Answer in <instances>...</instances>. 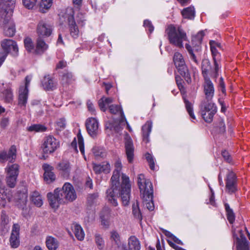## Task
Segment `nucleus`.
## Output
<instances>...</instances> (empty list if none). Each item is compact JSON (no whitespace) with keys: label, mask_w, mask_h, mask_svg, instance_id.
<instances>
[{"label":"nucleus","mask_w":250,"mask_h":250,"mask_svg":"<svg viewBox=\"0 0 250 250\" xmlns=\"http://www.w3.org/2000/svg\"><path fill=\"white\" fill-rule=\"evenodd\" d=\"M120 172L114 170L111 178V187L106 190V197L108 201L114 206H118L116 199L120 197L123 205L127 206L130 200L131 185L129 183L128 177L125 174L122 175V183L120 185L119 178Z\"/></svg>","instance_id":"1"},{"label":"nucleus","mask_w":250,"mask_h":250,"mask_svg":"<svg viewBox=\"0 0 250 250\" xmlns=\"http://www.w3.org/2000/svg\"><path fill=\"white\" fill-rule=\"evenodd\" d=\"M47 197L50 206L57 209L60 204L65 203V201L72 202L75 200L77 195L73 186L69 183H65L61 189H55L54 193L49 192Z\"/></svg>","instance_id":"2"},{"label":"nucleus","mask_w":250,"mask_h":250,"mask_svg":"<svg viewBox=\"0 0 250 250\" xmlns=\"http://www.w3.org/2000/svg\"><path fill=\"white\" fill-rule=\"evenodd\" d=\"M137 184L144 205L149 210H153L154 205L153 201V189L152 183L149 179L145 178L144 174H140L137 178Z\"/></svg>","instance_id":"3"},{"label":"nucleus","mask_w":250,"mask_h":250,"mask_svg":"<svg viewBox=\"0 0 250 250\" xmlns=\"http://www.w3.org/2000/svg\"><path fill=\"white\" fill-rule=\"evenodd\" d=\"M8 7L0 10V26L3 28L5 36L12 37L15 34V25L11 20V13L14 5V0H11Z\"/></svg>","instance_id":"4"},{"label":"nucleus","mask_w":250,"mask_h":250,"mask_svg":"<svg viewBox=\"0 0 250 250\" xmlns=\"http://www.w3.org/2000/svg\"><path fill=\"white\" fill-rule=\"evenodd\" d=\"M170 43L179 48L183 47V42L187 40L185 32L180 27L169 25L166 30Z\"/></svg>","instance_id":"5"},{"label":"nucleus","mask_w":250,"mask_h":250,"mask_svg":"<svg viewBox=\"0 0 250 250\" xmlns=\"http://www.w3.org/2000/svg\"><path fill=\"white\" fill-rule=\"evenodd\" d=\"M217 111V107L211 101L202 102L200 105V112L204 120L208 123H211L214 115Z\"/></svg>","instance_id":"6"},{"label":"nucleus","mask_w":250,"mask_h":250,"mask_svg":"<svg viewBox=\"0 0 250 250\" xmlns=\"http://www.w3.org/2000/svg\"><path fill=\"white\" fill-rule=\"evenodd\" d=\"M173 59L179 73L188 83H190L191 80L190 74L182 54L179 52L175 53Z\"/></svg>","instance_id":"7"},{"label":"nucleus","mask_w":250,"mask_h":250,"mask_svg":"<svg viewBox=\"0 0 250 250\" xmlns=\"http://www.w3.org/2000/svg\"><path fill=\"white\" fill-rule=\"evenodd\" d=\"M59 147V141L52 135H48L44 138L42 146L43 153L46 154L53 153Z\"/></svg>","instance_id":"8"},{"label":"nucleus","mask_w":250,"mask_h":250,"mask_svg":"<svg viewBox=\"0 0 250 250\" xmlns=\"http://www.w3.org/2000/svg\"><path fill=\"white\" fill-rule=\"evenodd\" d=\"M225 181L226 192L232 194L237 191V179L236 174L233 171L228 172Z\"/></svg>","instance_id":"9"},{"label":"nucleus","mask_w":250,"mask_h":250,"mask_svg":"<svg viewBox=\"0 0 250 250\" xmlns=\"http://www.w3.org/2000/svg\"><path fill=\"white\" fill-rule=\"evenodd\" d=\"M2 48L0 49V51L2 53H5L7 56L9 53H11L13 55L16 56L18 52V47L16 42L11 39H4L1 42Z\"/></svg>","instance_id":"10"},{"label":"nucleus","mask_w":250,"mask_h":250,"mask_svg":"<svg viewBox=\"0 0 250 250\" xmlns=\"http://www.w3.org/2000/svg\"><path fill=\"white\" fill-rule=\"evenodd\" d=\"M85 126L88 134L91 137L95 138L100 134L99 122L96 118H88L85 122Z\"/></svg>","instance_id":"11"},{"label":"nucleus","mask_w":250,"mask_h":250,"mask_svg":"<svg viewBox=\"0 0 250 250\" xmlns=\"http://www.w3.org/2000/svg\"><path fill=\"white\" fill-rule=\"evenodd\" d=\"M210 50L213 57V60L214 65L215 77H217L218 75V71L220 68L218 61L219 60L220 54L218 53L216 47H220V44L216 42L215 41H211L209 42Z\"/></svg>","instance_id":"12"},{"label":"nucleus","mask_w":250,"mask_h":250,"mask_svg":"<svg viewBox=\"0 0 250 250\" xmlns=\"http://www.w3.org/2000/svg\"><path fill=\"white\" fill-rule=\"evenodd\" d=\"M20 227L18 224H14L12 227L9 242L11 248L14 249L18 248L20 245Z\"/></svg>","instance_id":"13"},{"label":"nucleus","mask_w":250,"mask_h":250,"mask_svg":"<svg viewBox=\"0 0 250 250\" xmlns=\"http://www.w3.org/2000/svg\"><path fill=\"white\" fill-rule=\"evenodd\" d=\"M16 147L12 146L9 148L8 152L2 151L0 152V163H3L6 161L12 162L16 157Z\"/></svg>","instance_id":"14"},{"label":"nucleus","mask_w":250,"mask_h":250,"mask_svg":"<svg viewBox=\"0 0 250 250\" xmlns=\"http://www.w3.org/2000/svg\"><path fill=\"white\" fill-rule=\"evenodd\" d=\"M125 147L127 160L129 163H131L133 160L134 147L133 141L129 136H127L125 138Z\"/></svg>","instance_id":"15"},{"label":"nucleus","mask_w":250,"mask_h":250,"mask_svg":"<svg viewBox=\"0 0 250 250\" xmlns=\"http://www.w3.org/2000/svg\"><path fill=\"white\" fill-rule=\"evenodd\" d=\"M204 92L206 96V99L208 101H211L214 94V87L213 83L210 78L204 79Z\"/></svg>","instance_id":"16"},{"label":"nucleus","mask_w":250,"mask_h":250,"mask_svg":"<svg viewBox=\"0 0 250 250\" xmlns=\"http://www.w3.org/2000/svg\"><path fill=\"white\" fill-rule=\"evenodd\" d=\"M52 27L43 21L40 22L37 27V33L38 38L42 39L49 37L52 33Z\"/></svg>","instance_id":"17"},{"label":"nucleus","mask_w":250,"mask_h":250,"mask_svg":"<svg viewBox=\"0 0 250 250\" xmlns=\"http://www.w3.org/2000/svg\"><path fill=\"white\" fill-rule=\"evenodd\" d=\"M67 18L70 35L73 38L76 39L79 36V30L74 19L73 11Z\"/></svg>","instance_id":"18"},{"label":"nucleus","mask_w":250,"mask_h":250,"mask_svg":"<svg viewBox=\"0 0 250 250\" xmlns=\"http://www.w3.org/2000/svg\"><path fill=\"white\" fill-rule=\"evenodd\" d=\"M240 237H236V249L237 250H250V245L249 241L243 233L242 230L239 231Z\"/></svg>","instance_id":"19"},{"label":"nucleus","mask_w":250,"mask_h":250,"mask_svg":"<svg viewBox=\"0 0 250 250\" xmlns=\"http://www.w3.org/2000/svg\"><path fill=\"white\" fill-rule=\"evenodd\" d=\"M202 74L204 79L209 78L208 74L215 77L214 69L213 70L209 60L204 59L202 60L201 64Z\"/></svg>","instance_id":"20"},{"label":"nucleus","mask_w":250,"mask_h":250,"mask_svg":"<svg viewBox=\"0 0 250 250\" xmlns=\"http://www.w3.org/2000/svg\"><path fill=\"white\" fill-rule=\"evenodd\" d=\"M28 195L26 191L18 192L15 197L16 205L20 208L24 209L26 207Z\"/></svg>","instance_id":"21"},{"label":"nucleus","mask_w":250,"mask_h":250,"mask_svg":"<svg viewBox=\"0 0 250 250\" xmlns=\"http://www.w3.org/2000/svg\"><path fill=\"white\" fill-rule=\"evenodd\" d=\"M100 219L102 225L105 228L109 226L110 217V209L108 207L104 208L100 213Z\"/></svg>","instance_id":"22"},{"label":"nucleus","mask_w":250,"mask_h":250,"mask_svg":"<svg viewBox=\"0 0 250 250\" xmlns=\"http://www.w3.org/2000/svg\"><path fill=\"white\" fill-rule=\"evenodd\" d=\"M42 84L45 90H53L56 87V83L49 75L45 76L42 81Z\"/></svg>","instance_id":"23"},{"label":"nucleus","mask_w":250,"mask_h":250,"mask_svg":"<svg viewBox=\"0 0 250 250\" xmlns=\"http://www.w3.org/2000/svg\"><path fill=\"white\" fill-rule=\"evenodd\" d=\"M93 169L97 174L102 172L109 173L110 170V166L107 162H103L101 164H93Z\"/></svg>","instance_id":"24"},{"label":"nucleus","mask_w":250,"mask_h":250,"mask_svg":"<svg viewBox=\"0 0 250 250\" xmlns=\"http://www.w3.org/2000/svg\"><path fill=\"white\" fill-rule=\"evenodd\" d=\"M43 167L44 170V180L48 183L54 181L55 179V176L54 173L52 171L53 169V167L48 165H44Z\"/></svg>","instance_id":"25"},{"label":"nucleus","mask_w":250,"mask_h":250,"mask_svg":"<svg viewBox=\"0 0 250 250\" xmlns=\"http://www.w3.org/2000/svg\"><path fill=\"white\" fill-rule=\"evenodd\" d=\"M48 45L45 42L40 38L37 39L35 53L38 55H42L48 49Z\"/></svg>","instance_id":"26"},{"label":"nucleus","mask_w":250,"mask_h":250,"mask_svg":"<svg viewBox=\"0 0 250 250\" xmlns=\"http://www.w3.org/2000/svg\"><path fill=\"white\" fill-rule=\"evenodd\" d=\"M28 89L20 87L19 95V104L21 106H24L27 103L28 98Z\"/></svg>","instance_id":"27"},{"label":"nucleus","mask_w":250,"mask_h":250,"mask_svg":"<svg viewBox=\"0 0 250 250\" xmlns=\"http://www.w3.org/2000/svg\"><path fill=\"white\" fill-rule=\"evenodd\" d=\"M19 167L17 164L8 165L5 168L6 175L17 178L19 173Z\"/></svg>","instance_id":"28"},{"label":"nucleus","mask_w":250,"mask_h":250,"mask_svg":"<svg viewBox=\"0 0 250 250\" xmlns=\"http://www.w3.org/2000/svg\"><path fill=\"white\" fill-rule=\"evenodd\" d=\"M141 245L138 239L135 236H131L128 239L127 250H140Z\"/></svg>","instance_id":"29"},{"label":"nucleus","mask_w":250,"mask_h":250,"mask_svg":"<svg viewBox=\"0 0 250 250\" xmlns=\"http://www.w3.org/2000/svg\"><path fill=\"white\" fill-rule=\"evenodd\" d=\"M105 127L106 129H109L116 133H119L122 130L120 124L116 121L107 122L105 123Z\"/></svg>","instance_id":"30"},{"label":"nucleus","mask_w":250,"mask_h":250,"mask_svg":"<svg viewBox=\"0 0 250 250\" xmlns=\"http://www.w3.org/2000/svg\"><path fill=\"white\" fill-rule=\"evenodd\" d=\"M72 228L76 238L79 240H83L84 237V233L81 226L79 224L74 223L72 225Z\"/></svg>","instance_id":"31"},{"label":"nucleus","mask_w":250,"mask_h":250,"mask_svg":"<svg viewBox=\"0 0 250 250\" xmlns=\"http://www.w3.org/2000/svg\"><path fill=\"white\" fill-rule=\"evenodd\" d=\"M75 80V78L72 73L66 72L62 76L61 83L63 86H66L71 84Z\"/></svg>","instance_id":"32"},{"label":"nucleus","mask_w":250,"mask_h":250,"mask_svg":"<svg viewBox=\"0 0 250 250\" xmlns=\"http://www.w3.org/2000/svg\"><path fill=\"white\" fill-rule=\"evenodd\" d=\"M30 199L32 202L38 207H41L43 204L42 197L38 191H35L32 192Z\"/></svg>","instance_id":"33"},{"label":"nucleus","mask_w":250,"mask_h":250,"mask_svg":"<svg viewBox=\"0 0 250 250\" xmlns=\"http://www.w3.org/2000/svg\"><path fill=\"white\" fill-rule=\"evenodd\" d=\"M45 243L49 250H56L59 246L57 240L52 236H47L46 237Z\"/></svg>","instance_id":"34"},{"label":"nucleus","mask_w":250,"mask_h":250,"mask_svg":"<svg viewBox=\"0 0 250 250\" xmlns=\"http://www.w3.org/2000/svg\"><path fill=\"white\" fill-rule=\"evenodd\" d=\"M7 196L5 191V186L0 179V207H4L7 203Z\"/></svg>","instance_id":"35"},{"label":"nucleus","mask_w":250,"mask_h":250,"mask_svg":"<svg viewBox=\"0 0 250 250\" xmlns=\"http://www.w3.org/2000/svg\"><path fill=\"white\" fill-rule=\"evenodd\" d=\"M113 102V99L112 98H105L103 97L98 101L99 106L101 110L104 112H105L106 109V105H108Z\"/></svg>","instance_id":"36"},{"label":"nucleus","mask_w":250,"mask_h":250,"mask_svg":"<svg viewBox=\"0 0 250 250\" xmlns=\"http://www.w3.org/2000/svg\"><path fill=\"white\" fill-rule=\"evenodd\" d=\"M151 125L149 123H146L142 126V135L143 141L146 143L149 142V135L151 130Z\"/></svg>","instance_id":"37"},{"label":"nucleus","mask_w":250,"mask_h":250,"mask_svg":"<svg viewBox=\"0 0 250 250\" xmlns=\"http://www.w3.org/2000/svg\"><path fill=\"white\" fill-rule=\"evenodd\" d=\"M108 108L111 114H116L119 113L120 117H121L122 122L123 121V119H125V116L120 106L117 104H111L109 105Z\"/></svg>","instance_id":"38"},{"label":"nucleus","mask_w":250,"mask_h":250,"mask_svg":"<svg viewBox=\"0 0 250 250\" xmlns=\"http://www.w3.org/2000/svg\"><path fill=\"white\" fill-rule=\"evenodd\" d=\"M47 128L41 124H33L26 127V130L31 132H42L46 130Z\"/></svg>","instance_id":"39"},{"label":"nucleus","mask_w":250,"mask_h":250,"mask_svg":"<svg viewBox=\"0 0 250 250\" xmlns=\"http://www.w3.org/2000/svg\"><path fill=\"white\" fill-rule=\"evenodd\" d=\"M182 14L184 18L190 20L193 19L195 17V10L193 7L186 8L182 11Z\"/></svg>","instance_id":"40"},{"label":"nucleus","mask_w":250,"mask_h":250,"mask_svg":"<svg viewBox=\"0 0 250 250\" xmlns=\"http://www.w3.org/2000/svg\"><path fill=\"white\" fill-rule=\"evenodd\" d=\"M132 212L134 217L141 221L142 220V215L139 207V204L137 201L134 203L132 206Z\"/></svg>","instance_id":"41"},{"label":"nucleus","mask_w":250,"mask_h":250,"mask_svg":"<svg viewBox=\"0 0 250 250\" xmlns=\"http://www.w3.org/2000/svg\"><path fill=\"white\" fill-rule=\"evenodd\" d=\"M59 170L63 171L66 175H68L70 171V167L69 162L62 161L58 164Z\"/></svg>","instance_id":"42"},{"label":"nucleus","mask_w":250,"mask_h":250,"mask_svg":"<svg viewBox=\"0 0 250 250\" xmlns=\"http://www.w3.org/2000/svg\"><path fill=\"white\" fill-rule=\"evenodd\" d=\"M225 208L227 212V217L229 222L230 224H233L235 220V215L231 208H230L228 203L225 204Z\"/></svg>","instance_id":"43"},{"label":"nucleus","mask_w":250,"mask_h":250,"mask_svg":"<svg viewBox=\"0 0 250 250\" xmlns=\"http://www.w3.org/2000/svg\"><path fill=\"white\" fill-rule=\"evenodd\" d=\"M110 239L117 247H119L121 245V238L119 234L115 230H113L110 232Z\"/></svg>","instance_id":"44"},{"label":"nucleus","mask_w":250,"mask_h":250,"mask_svg":"<svg viewBox=\"0 0 250 250\" xmlns=\"http://www.w3.org/2000/svg\"><path fill=\"white\" fill-rule=\"evenodd\" d=\"M24 46L28 52H33L35 53V48L33 42L29 38H26L24 41Z\"/></svg>","instance_id":"45"},{"label":"nucleus","mask_w":250,"mask_h":250,"mask_svg":"<svg viewBox=\"0 0 250 250\" xmlns=\"http://www.w3.org/2000/svg\"><path fill=\"white\" fill-rule=\"evenodd\" d=\"M2 94L6 103H10L13 100V93L10 88L4 90Z\"/></svg>","instance_id":"46"},{"label":"nucleus","mask_w":250,"mask_h":250,"mask_svg":"<svg viewBox=\"0 0 250 250\" xmlns=\"http://www.w3.org/2000/svg\"><path fill=\"white\" fill-rule=\"evenodd\" d=\"M17 178L16 177L6 175V181L7 185L11 188H13L15 187L17 183Z\"/></svg>","instance_id":"47"},{"label":"nucleus","mask_w":250,"mask_h":250,"mask_svg":"<svg viewBox=\"0 0 250 250\" xmlns=\"http://www.w3.org/2000/svg\"><path fill=\"white\" fill-rule=\"evenodd\" d=\"M186 109L188 113V114L190 116L191 118L193 119H195V116L194 115L193 112V108H192V105L191 103H190L187 100H185L184 101Z\"/></svg>","instance_id":"48"},{"label":"nucleus","mask_w":250,"mask_h":250,"mask_svg":"<svg viewBox=\"0 0 250 250\" xmlns=\"http://www.w3.org/2000/svg\"><path fill=\"white\" fill-rule=\"evenodd\" d=\"M99 195L98 193H94L90 194L87 197V203L89 206H92L94 204L96 203Z\"/></svg>","instance_id":"49"},{"label":"nucleus","mask_w":250,"mask_h":250,"mask_svg":"<svg viewBox=\"0 0 250 250\" xmlns=\"http://www.w3.org/2000/svg\"><path fill=\"white\" fill-rule=\"evenodd\" d=\"M95 242L99 249H102L104 245V241L99 234L96 233L95 235Z\"/></svg>","instance_id":"50"},{"label":"nucleus","mask_w":250,"mask_h":250,"mask_svg":"<svg viewBox=\"0 0 250 250\" xmlns=\"http://www.w3.org/2000/svg\"><path fill=\"white\" fill-rule=\"evenodd\" d=\"M23 5L28 9H32L36 5L37 0H22Z\"/></svg>","instance_id":"51"},{"label":"nucleus","mask_w":250,"mask_h":250,"mask_svg":"<svg viewBox=\"0 0 250 250\" xmlns=\"http://www.w3.org/2000/svg\"><path fill=\"white\" fill-rule=\"evenodd\" d=\"M204 35L205 34L203 31H199L195 36L193 37L192 42H196V44H200Z\"/></svg>","instance_id":"52"},{"label":"nucleus","mask_w":250,"mask_h":250,"mask_svg":"<svg viewBox=\"0 0 250 250\" xmlns=\"http://www.w3.org/2000/svg\"><path fill=\"white\" fill-rule=\"evenodd\" d=\"M78 141V145L79 147L80 150L82 154L83 155L84 153V142L83 139L80 133H79L77 135Z\"/></svg>","instance_id":"53"},{"label":"nucleus","mask_w":250,"mask_h":250,"mask_svg":"<svg viewBox=\"0 0 250 250\" xmlns=\"http://www.w3.org/2000/svg\"><path fill=\"white\" fill-rule=\"evenodd\" d=\"M66 126V121L64 118L59 119L56 123V129L62 130L64 129Z\"/></svg>","instance_id":"54"},{"label":"nucleus","mask_w":250,"mask_h":250,"mask_svg":"<svg viewBox=\"0 0 250 250\" xmlns=\"http://www.w3.org/2000/svg\"><path fill=\"white\" fill-rule=\"evenodd\" d=\"M146 157L147 161L149 164L150 168L151 170H154L155 164L153 157L149 153H147L146 155Z\"/></svg>","instance_id":"55"},{"label":"nucleus","mask_w":250,"mask_h":250,"mask_svg":"<svg viewBox=\"0 0 250 250\" xmlns=\"http://www.w3.org/2000/svg\"><path fill=\"white\" fill-rule=\"evenodd\" d=\"M218 128L220 133H224L226 131V126L224 121L222 118L219 119Z\"/></svg>","instance_id":"56"},{"label":"nucleus","mask_w":250,"mask_h":250,"mask_svg":"<svg viewBox=\"0 0 250 250\" xmlns=\"http://www.w3.org/2000/svg\"><path fill=\"white\" fill-rule=\"evenodd\" d=\"M53 0H42L41 6L42 8L48 9L52 5Z\"/></svg>","instance_id":"57"},{"label":"nucleus","mask_w":250,"mask_h":250,"mask_svg":"<svg viewBox=\"0 0 250 250\" xmlns=\"http://www.w3.org/2000/svg\"><path fill=\"white\" fill-rule=\"evenodd\" d=\"M144 26L145 28L147 29L149 32L151 33L154 30V27L152 25L150 21L146 20L144 21Z\"/></svg>","instance_id":"58"},{"label":"nucleus","mask_w":250,"mask_h":250,"mask_svg":"<svg viewBox=\"0 0 250 250\" xmlns=\"http://www.w3.org/2000/svg\"><path fill=\"white\" fill-rule=\"evenodd\" d=\"M222 156L223 157L225 161L227 162L228 163H230L231 161V157L228 152L226 150H223L222 151Z\"/></svg>","instance_id":"59"},{"label":"nucleus","mask_w":250,"mask_h":250,"mask_svg":"<svg viewBox=\"0 0 250 250\" xmlns=\"http://www.w3.org/2000/svg\"><path fill=\"white\" fill-rule=\"evenodd\" d=\"M92 153L96 157H103V153L99 147L95 146L92 148Z\"/></svg>","instance_id":"60"},{"label":"nucleus","mask_w":250,"mask_h":250,"mask_svg":"<svg viewBox=\"0 0 250 250\" xmlns=\"http://www.w3.org/2000/svg\"><path fill=\"white\" fill-rule=\"evenodd\" d=\"M86 105L88 110L93 114H95V109L92 102L88 100L87 101Z\"/></svg>","instance_id":"61"},{"label":"nucleus","mask_w":250,"mask_h":250,"mask_svg":"<svg viewBox=\"0 0 250 250\" xmlns=\"http://www.w3.org/2000/svg\"><path fill=\"white\" fill-rule=\"evenodd\" d=\"M9 125V119L7 117L2 118L0 122V126L5 128Z\"/></svg>","instance_id":"62"},{"label":"nucleus","mask_w":250,"mask_h":250,"mask_svg":"<svg viewBox=\"0 0 250 250\" xmlns=\"http://www.w3.org/2000/svg\"><path fill=\"white\" fill-rule=\"evenodd\" d=\"M77 21L79 24L83 25L84 21H85L84 16L82 13H79L77 16Z\"/></svg>","instance_id":"63"},{"label":"nucleus","mask_w":250,"mask_h":250,"mask_svg":"<svg viewBox=\"0 0 250 250\" xmlns=\"http://www.w3.org/2000/svg\"><path fill=\"white\" fill-rule=\"evenodd\" d=\"M66 65V62L63 60H62L59 61V62L57 64L56 69H63L65 67Z\"/></svg>","instance_id":"64"}]
</instances>
